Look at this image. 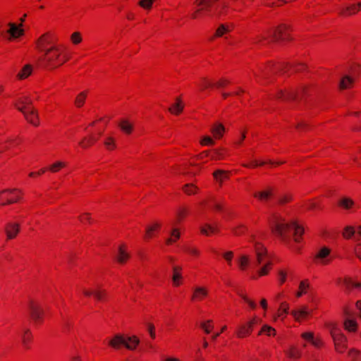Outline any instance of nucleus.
I'll return each mask as SVG.
<instances>
[{
	"label": "nucleus",
	"mask_w": 361,
	"mask_h": 361,
	"mask_svg": "<svg viewBox=\"0 0 361 361\" xmlns=\"http://www.w3.org/2000/svg\"><path fill=\"white\" fill-rule=\"evenodd\" d=\"M28 313L30 320L34 325H41L44 322V312L40 304L34 300H30L28 302Z\"/></svg>",
	"instance_id": "11"
},
{
	"label": "nucleus",
	"mask_w": 361,
	"mask_h": 361,
	"mask_svg": "<svg viewBox=\"0 0 361 361\" xmlns=\"http://www.w3.org/2000/svg\"><path fill=\"white\" fill-rule=\"evenodd\" d=\"M310 87L302 85L300 87H285L276 90L274 94L269 95L270 99H275L281 102H292L301 99L309 93Z\"/></svg>",
	"instance_id": "3"
},
{
	"label": "nucleus",
	"mask_w": 361,
	"mask_h": 361,
	"mask_svg": "<svg viewBox=\"0 0 361 361\" xmlns=\"http://www.w3.org/2000/svg\"><path fill=\"white\" fill-rule=\"evenodd\" d=\"M200 232L205 236H211L220 233V228L217 224H204L200 228Z\"/></svg>",
	"instance_id": "27"
},
{
	"label": "nucleus",
	"mask_w": 361,
	"mask_h": 361,
	"mask_svg": "<svg viewBox=\"0 0 361 361\" xmlns=\"http://www.w3.org/2000/svg\"><path fill=\"white\" fill-rule=\"evenodd\" d=\"M200 328L207 334H210L214 329L213 321L211 319L204 321L200 324Z\"/></svg>",
	"instance_id": "61"
},
{
	"label": "nucleus",
	"mask_w": 361,
	"mask_h": 361,
	"mask_svg": "<svg viewBox=\"0 0 361 361\" xmlns=\"http://www.w3.org/2000/svg\"><path fill=\"white\" fill-rule=\"evenodd\" d=\"M331 254V249L328 247H322L314 257V262L322 265H327L331 263V259H328Z\"/></svg>",
	"instance_id": "19"
},
{
	"label": "nucleus",
	"mask_w": 361,
	"mask_h": 361,
	"mask_svg": "<svg viewBox=\"0 0 361 361\" xmlns=\"http://www.w3.org/2000/svg\"><path fill=\"white\" fill-rule=\"evenodd\" d=\"M183 191L188 195H195L198 191V188L193 183H187L183 186Z\"/></svg>",
	"instance_id": "57"
},
{
	"label": "nucleus",
	"mask_w": 361,
	"mask_h": 361,
	"mask_svg": "<svg viewBox=\"0 0 361 361\" xmlns=\"http://www.w3.org/2000/svg\"><path fill=\"white\" fill-rule=\"evenodd\" d=\"M271 232L295 253L300 254L305 233L304 226L297 221H287L279 213H273L268 219Z\"/></svg>",
	"instance_id": "1"
},
{
	"label": "nucleus",
	"mask_w": 361,
	"mask_h": 361,
	"mask_svg": "<svg viewBox=\"0 0 361 361\" xmlns=\"http://www.w3.org/2000/svg\"><path fill=\"white\" fill-rule=\"evenodd\" d=\"M356 229L353 226H347L343 228L342 235L346 240L351 239L353 237L355 238Z\"/></svg>",
	"instance_id": "52"
},
{
	"label": "nucleus",
	"mask_w": 361,
	"mask_h": 361,
	"mask_svg": "<svg viewBox=\"0 0 361 361\" xmlns=\"http://www.w3.org/2000/svg\"><path fill=\"white\" fill-rule=\"evenodd\" d=\"M92 126H96L97 129L94 131H92L78 142V146L82 149H87L94 146L100 139L105 130V124L102 121H93L89 125L87 128Z\"/></svg>",
	"instance_id": "6"
},
{
	"label": "nucleus",
	"mask_w": 361,
	"mask_h": 361,
	"mask_svg": "<svg viewBox=\"0 0 361 361\" xmlns=\"http://www.w3.org/2000/svg\"><path fill=\"white\" fill-rule=\"evenodd\" d=\"M21 343L24 348L30 349L33 341V335L29 328L24 327L20 334Z\"/></svg>",
	"instance_id": "26"
},
{
	"label": "nucleus",
	"mask_w": 361,
	"mask_h": 361,
	"mask_svg": "<svg viewBox=\"0 0 361 361\" xmlns=\"http://www.w3.org/2000/svg\"><path fill=\"white\" fill-rule=\"evenodd\" d=\"M275 188L268 186L264 190L255 192L253 197L260 202H268L274 195Z\"/></svg>",
	"instance_id": "17"
},
{
	"label": "nucleus",
	"mask_w": 361,
	"mask_h": 361,
	"mask_svg": "<svg viewBox=\"0 0 361 361\" xmlns=\"http://www.w3.org/2000/svg\"><path fill=\"white\" fill-rule=\"evenodd\" d=\"M348 116L353 118V121L357 123L353 128V130L355 132L361 131V111H350L348 114Z\"/></svg>",
	"instance_id": "41"
},
{
	"label": "nucleus",
	"mask_w": 361,
	"mask_h": 361,
	"mask_svg": "<svg viewBox=\"0 0 361 361\" xmlns=\"http://www.w3.org/2000/svg\"><path fill=\"white\" fill-rule=\"evenodd\" d=\"M20 231V226L17 222H8L4 226L6 240L15 239Z\"/></svg>",
	"instance_id": "18"
},
{
	"label": "nucleus",
	"mask_w": 361,
	"mask_h": 361,
	"mask_svg": "<svg viewBox=\"0 0 361 361\" xmlns=\"http://www.w3.org/2000/svg\"><path fill=\"white\" fill-rule=\"evenodd\" d=\"M289 305L286 302H281L278 310L277 315L279 317L284 318L288 313Z\"/></svg>",
	"instance_id": "60"
},
{
	"label": "nucleus",
	"mask_w": 361,
	"mask_h": 361,
	"mask_svg": "<svg viewBox=\"0 0 361 361\" xmlns=\"http://www.w3.org/2000/svg\"><path fill=\"white\" fill-rule=\"evenodd\" d=\"M343 326L348 332L355 333L357 331V323L355 319H345Z\"/></svg>",
	"instance_id": "49"
},
{
	"label": "nucleus",
	"mask_w": 361,
	"mask_h": 361,
	"mask_svg": "<svg viewBox=\"0 0 361 361\" xmlns=\"http://www.w3.org/2000/svg\"><path fill=\"white\" fill-rule=\"evenodd\" d=\"M13 105L16 109L22 112L23 114L31 109L30 108L33 106L32 100L27 97H19L14 102Z\"/></svg>",
	"instance_id": "23"
},
{
	"label": "nucleus",
	"mask_w": 361,
	"mask_h": 361,
	"mask_svg": "<svg viewBox=\"0 0 361 361\" xmlns=\"http://www.w3.org/2000/svg\"><path fill=\"white\" fill-rule=\"evenodd\" d=\"M9 30L8 32L11 35L13 38H18L24 35V30L20 28L19 25H16V23H8Z\"/></svg>",
	"instance_id": "38"
},
{
	"label": "nucleus",
	"mask_w": 361,
	"mask_h": 361,
	"mask_svg": "<svg viewBox=\"0 0 361 361\" xmlns=\"http://www.w3.org/2000/svg\"><path fill=\"white\" fill-rule=\"evenodd\" d=\"M104 146L106 150L113 151L116 148V140L112 136H107L104 140Z\"/></svg>",
	"instance_id": "54"
},
{
	"label": "nucleus",
	"mask_w": 361,
	"mask_h": 361,
	"mask_svg": "<svg viewBox=\"0 0 361 361\" xmlns=\"http://www.w3.org/2000/svg\"><path fill=\"white\" fill-rule=\"evenodd\" d=\"M161 227L162 223L159 221L148 224L145 228V234L143 235V240L145 242H148L152 238L157 237Z\"/></svg>",
	"instance_id": "15"
},
{
	"label": "nucleus",
	"mask_w": 361,
	"mask_h": 361,
	"mask_svg": "<svg viewBox=\"0 0 361 361\" xmlns=\"http://www.w3.org/2000/svg\"><path fill=\"white\" fill-rule=\"evenodd\" d=\"M32 72V66L30 64L25 65L17 74L18 80H25L28 78Z\"/></svg>",
	"instance_id": "40"
},
{
	"label": "nucleus",
	"mask_w": 361,
	"mask_h": 361,
	"mask_svg": "<svg viewBox=\"0 0 361 361\" xmlns=\"http://www.w3.org/2000/svg\"><path fill=\"white\" fill-rule=\"evenodd\" d=\"M250 264V259L247 255H242L238 259V267L240 271H245Z\"/></svg>",
	"instance_id": "59"
},
{
	"label": "nucleus",
	"mask_w": 361,
	"mask_h": 361,
	"mask_svg": "<svg viewBox=\"0 0 361 361\" xmlns=\"http://www.w3.org/2000/svg\"><path fill=\"white\" fill-rule=\"evenodd\" d=\"M238 295L244 300L245 302H246L249 305V307L252 310L256 309L257 304L255 303V302L254 300L250 299L245 293L240 292V293H238Z\"/></svg>",
	"instance_id": "64"
},
{
	"label": "nucleus",
	"mask_w": 361,
	"mask_h": 361,
	"mask_svg": "<svg viewBox=\"0 0 361 361\" xmlns=\"http://www.w3.org/2000/svg\"><path fill=\"white\" fill-rule=\"evenodd\" d=\"M88 95V91L85 90L81 92H80L77 96L75 97V101H74V105L76 108H81L84 106L85 101L87 99Z\"/></svg>",
	"instance_id": "42"
},
{
	"label": "nucleus",
	"mask_w": 361,
	"mask_h": 361,
	"mask_svg": "<svg viewBox=\"0 0 361 361\" xmlns=\"http://www.w3.org/2000/svg\"><path fill=\"white\" fill-rule=\"evenodd\" d=\"M183 251L186 254L194 257H199L200 255V251L195 246H190V245H186L183 247Z\"/></svg>",
	"instance_id": "58"
},
{
	"label": "nucleus",
	"mask_w": 361,
	"mask_h": 361,
	"mask_svg": "<svg viewBox=\"0 0 361 361\" xmlns=\"http://www.w3.org/2000/svg\"><path fill=\"white\" fill-rule=\"evenodd\" d=\"M23 192L18 189L4 190L0 192V205H8L19 202Z\"/></svg>",
	"instance_id": "12"
},
{
	"label": "nucleus",
	"mask_w": 361,
	"mask_h": 361,
	"mask_svg": "<svg viewBox=\"0 0 361 361\" xmlns=\"http://www.w3.org/2000/svg\"><path fill=\"white\" fill-rule=\"evenodd\" d=\"M360 11H361V1L357 4H353L343 6L339 9L338 16L346 18L356 14Z\"/></svg>",
	"instance_id": "22"
},
{
	"label": "nucleus",
	"mask_w": 361,
	"mask_h": 361,
	"mask_svg": "<svg viewBox=\"0 0 361 361\" xmlns=\"http://www.w3.org/2000/svg\"><path fill=\"white\" fill-rule=\"evenodd\" d=\"M180 237V233L178 228H173L172 229L171 232V236L170 238H167L166 240V244L167 245H171L176 242H177L178 240H179Z\"/></svg>",
	"instance_id": "53"
},
{
	"label": "nucleus",
	"mask_w": 361,
	"mask_h": 361,
	"mask_svg": "<svg viewBox=\"0 0 361 361\" xmlns=\"http://www.w3.org/2000/svg\"><path fill=\"white\" fill-rule=\"evenodd\" d=\"M190 214V208L186 205L178 207L176 212L175 220L173 223V226H178L183 222Z\"/></svg>",
	"instance_id": "25"
},
{
	"label": "nucleus",
	"mask_w": 361,
	"mask_h": 361,
	"mask_svg": "<svg viewBox=\"0 0 361 361\" xmlns=\"http://www.w3.org/2000/svg\"><path fill=\"white\" fill-rule=\"evenodd\" d=\"M287 66H289L288 71L292 70L294 72H304L307 69V65L304 63L285 64L284 70L287 68Z\"/></svg>",
	"instance_id": "45"
},
{
	"label": "nucleus",
	"mask_w": 361,
	"mask_h": 361,
	"mask_svg": "<svg viewBox=\"0 0 361 361\" xmlns=\"http://www.w3.org/2000/svg\"><path fill=\"white\" fill-rule=\"evenodd\" d=\"M140 340L135 336H128L124 334H116L108 341V346L114 350H120L123 348L134 351L140 345Z\"/></svg>",
	"instance_id": "4"
},
{
	"label": "nucleus",
	"mask_w": 361,
	"mask_h": 361,
	"mask_svg": "<svg viewBox=\"0 0 361 361\" xmlns=\"http://www.w3.org/2000/svg\"><path fill=\"white\" fill-rule=\"evenodd\" d=\"M208 12L203 10V8H198L190 13V18L192 20H200L204 18L205 16L208 15Z\"/></svg>",
	"instance_id": "50"
},
{
	"label": "nucleus",
	"mask_w": 361,
	"mask_h": 361,
	"mask_svg": "<svg viewBox=\"0 0 361 361\" xmlns=\"http://www.w3.org/2000/svg\"><path fill=\"white\" fill-rule=\"evenodd\" d=\"M286 355L289 358L298 360L300 357L301 353L298 348L293 346L286 351Z\"/></svg>",
	"instance_id": "62"
},
{
	"label": "nucleus",
	"mask_w": 361,
	"mask_h": 361,
	"mask_svg": "<svg viewBox=\"0 0 361 361\" xmlns=\"http://www.w3.org/2000/svg\"><path fill=\"white\" fill-rule=\"evenodd\" d=\"M310 288V283L308 280H303L300 281L299 286H298V290L296 293V297L300 298L304 294H306L307 293V290Z\"/></svg>",
	"instance_id": "51"
},
{
	"label": "nucleus",
	"mask_w": 361,
	"mask_h": 361,
	"mask_svg": "<svg viewBox=\"0 0 361 361\" xmlns=\"http://www.w3.org/2000/svg\"><path fill=\"white\" fill-rule=\"evenodd\" d=\"M131 259V254L126 243H122L118 245L117 252L114 257V262L120 265L125 266Z\"/></svg>",
	"instance_id": "13"
},
{
	"label": "nucleus",
	"mask_w": 361,
	"mask_h": 361,
	"mask_svg": "<svg viewBox=\"0 0 361 361\" xmlns=\"http://www.w3.org/2000/svg\"><path fill=\"white\" fill-rule=\"evenodd\" d=\"M172 286L175 288L180 287L183 284L184 279L183 276V267L180 265H173L172 267Z\"/></svg>",
	"instance_id": "21"
},
{
	"label": "nucleus",
	"mask_w": 361,
	"mask_h": 361,
	"mask_svg": "<svg viewBox=\"0 0 361 361\" xmlns=\"http://www.w3.org/2000/svg\"><path fill=\"white\" fill-rule=\"evenodd\" d=\"M43 52L38 59V65L49 71L61 67L71 58V53L63 44L51 45Z\"/></svg>",
	"instance_id": "2"
},
{
	"label": "nucleus",
	"mask_w": 361,
	"mask_h": 361,
	"mask_svg": "<svg viewBox=\"0 0 361 361\" xmlns=\"http://www.w3.org/2000/svg\"><path fill=\"white\" fill-rule=\"evenodd\" d=\"M255 250L258 264H261L267 255V249L262 243H257L255 245Z\"/></svg>",
	"instance_id": "33"
},
{
	"label": "nucleus",
	"mask_w": 361,
	"mask_h": 361,
	"mask_svg": "<svg viewBox=\"0 0 361 361\" xmlns=\"http://www.w3.org/2000/svg\"><path fill=\"white\" fill-rule=\"evenodd\" d=\"M118 126L121 130L126 135H130L133 131V125L128 120L120 121Z\"/></svg>",
	"instance_id": "43"
},
{
	"label": "nucleus",
	"mask_w": 361,
	"mask_h": 361,
	"mask_svg": "<svg viewBox=\"0 0 361 361\" xmlns=\"http://www.w3.org/2000/svg\"><path fill=\"white\" fill-rule=\"evenodd\" d=\"M356 79L349 75L343 76L338 83V90L341 91L350 90L354 87Z\"/></svg>",
	"instance_id": "29"
},
{
	"label": "nucleus",
	"mask_w": 361,
	"mask_h": 361,
	"mask_svg": "<svg viewBox=\"0 0 361 361\" xmlns=\"http://www.w3.org/2000/svg\"><path fill=\"white\" fill-rule=\"evenodd\" d=\"M225 131L224 126L219 122L213 123L210 128L212 137L216 140H221L224 137Z\"/></svg>",
	"instance_id": "30"
},
{
	"label": "nucleus",
	"mask_w": 361,
	"mask_h": 361,
	"mask_svg": "<svg viewBox=\"0 0 361 361\" xmlns=\"http://www.w3.org/2000/svg\"><path fill=\"white\" fill-rule=\"evenodd\" d=\"M82 294L86 298L93 297L97 302H104L108 300L107 291L102 288L82 289Z\"/></svg>",
	"instance_id": "14"
},
{
	"label": "nucleus",
	"mask_w": 361,
	"mask_h": 361,
	"mask_svg": "<svg viewBox=\"0 0 361 361\" xmlns=\"http://www.w3.org/2000/svg\"><path fill=\"white\" fill-rule=\"evenodd\" d=\"M30 109H31L23 114L24 118L28 123L34 127H37L40 124L38 111L34 107V106Z\"/></svg>",
	"instance_id": "24"
},
{
	"label": "nucleus",
	"mask_w": 361,
	"mask_h": 361,
	"mask_svg": "<svg viewBox=\"0 0 361 361\" xmlns=\"http://www.w3.org/2000/svg\"><path fill=\"white\" fill-rule=\"evenodd\" d=\"M214 3L213 0H195L194 2V5L196 7L203 8V10L209 13L211 11V8Z\"/></svg>",
	"instance_id": "44"
},
{
	"label": "nucleus",
	"mask_w": 361,
	"mask_h": 361,
	"mask_svg": "<svg viewBox=\"0 0 361 361\" xmlns=\"http://www.w3.org/2000/svg\"><path fill=\"white\" fill-rule=\"evenodd\" d=\"M200 91L204 92L206 90H214V80L208 78H202L198 82Z\"/></svg>",
	"instance_id": "36"
},
{
	"label": "nucleus",
	"mask_w": 361,
	"mask_h": 361,
	"mask_svg": "<svg viewBox=\"0 0 361 361\" xmlns=\"http://www.w3.org/2000/svg\"><path fill=\"white\" fill-rule=\"evenodd\" d=\"M271 29L265 32L261 33L253 38V42L255 44H267L271 42Z\"/></svg>",
	"instance_id": "35"
},
{
	"label": "nucleus",
	"mask_w": 361,
	"mask_h": 361,
	"mask_svg": "<svg viewBox=\"0 0 361 361\" xmlns=\"http://www.w3.org/2000/svg\"><path fill=\"white\" fill-rule=\"evenodd\" d=\"M337 205L343 209L349 210L354 207L355 202L352 198L345 197L338 201Z\"/></svg>",
	"instance_id": "37"
},
{
	"label": "nucleus",
	"mask_w": 361,
	"mask_h": 361,
	"mask_svg": "<svg viewBox=\"0 0 361 361\" xmlns=\"http://www.w3.org/2000/svg\"><path fill=\"white\" fill-rule=\"evenodd\" d=\"M231 172L230 171H226L222 169H217L212 173L214 179L217 181L220 185H222L225 180L230 178Z\"/></svg>",
	"instance_id": "32"
},
{
	"label": "nucleus",
	"mask_w": 361,
	"mask_h": 361,
	"mask_svg": "<svg viewBox=\"0 0 361 361\" xmlns=\"http://www.w3.org/2000/svg\"><path fill=\"white\" fill-rule=\"evenodd\" d=\"M262 319L257 317L254 316L250 320L247 322L239 324L235 331V335L238 338H245L250 336L255 326L261 324Z\"/></svg>",
	"instance_id": "9"
},
{
	"label": "nucleus",
	"mask_w": 361,
	"mask_h": 361,
	"mask_svg": "<svg viewBox=\"0 0 361 361\" xmlns=\"http://www.w3.org/2000/svg\"><path fill=\"white\" fill-rule=\"evenodd\" d=\"M292 314L295 317V320L299 321L300 319H305L310 314V312L307 311V307H303L300 310H293Z\"/></svg>",
	"instance_id": "48"
},
{
	"label": "nucleus",
	"mask_w": 361,
	"mask_h": 361,
	"mask_svg": "<svg viewBox=\"0 0 361 361\" xmlns=\"http://www.w3.org/2000/svg\"><path fill=\"white\" fill-rule=\"evenodd\" d=\"M349 75L357 79L361 75V64L357 62H352L348 67Z\"/></svg>",
	"instance_id": "39"
},
{
	"label": "nucleus",
	"mask_w": 361,
	"mask_h": 361,
	"mask_svg": "<svg viewBox=\"0 0 361 361\" xmlns=\"http://www.w3.org/2000/svg\"><path fill=\"white\" fill-rule=\"evenodd\" d=\"M245 93V90L241 87H238L235 91L230 92H223L221 97L224 99H226L229 97H241Z\"/></svg>",
	"instance_id": "56"
},
{
	"label": "nucleus",
	"mask_w": 361,
	"mask_h": 361,
	"mask_svg": "<svg viewBox=\"0 0 361 361\" xmlns=\"http://www.w3.org/2000/svg\"><path fill=\"white\" fill-rule=\"evenodd\" d=\"M185 104L180 97H177L175 99V102L169 107V111L173 116L180 115L184 110Z\"/></svg>",
	"instance_id": "28"
},
{
	"label": "nucleus",
	"mask_w": 361,
	"mask_h": 361,
	"mask_svg": "<svg viewBox=\"0 0 361 361\" xmlns=\"http://www.w3.org/2000/svg\"><path fill=\"white\" fill-rule=\"evenodd\" d=\"M293 200V195L291 193H286L281 195L277 200L278 205L283 206L290 203Z\"/></svg>",
	"instance_id": "55"
},
{
	"label": "nucleus",
	"mask_w": 361,
	"mask_h": 361,
	"mask_svg": "<svg viewBox=\"0 0 361 361\" xmlns=\"http://www.w3.org/2000/svg\"><path fill=\"white\" fill-rule=\"evenodd\" d=\"M209 296V289L204 286H197L192 289L190 297L192 302H200L204 300Z\"/></svg>",
	"instance_id": "16"
},
{
	"label": "nucleus",
	"mask_w": 361,
	"mask_h": 361,
	"mask_svg": "<svg viewBox=\"0 0 361 361\" xmlns=\"http://www.w3.org/2000/svg\"><path fill=\"white\" fill-rule=\"evenodd\" d=\"M214 90L226 88L231 84V81L227 78H220L217 80H214Z\"/></svg>",
	"instance_id": "46"
},
{
	"label": "nucleus",
	"mask_w": 361,
	"mask_h": 361,
	"mask_svg": "<svg viewBox=\"0 0 361 361\" xmlns=\"http://www.w3.org/2000/svg\"><path fill=\"white\" fill-rule=\"evenodd\" d=\"M209 149L204 150L196 156L191 158L189 165L194 167L195 171H188L186 172L188 174H192L194 176L199 174L203 169V166L210 161Z\"/></svg>",
	"instance_id": "10"
},
{
	"label": "nucleus",
	"mask_w": 361,
	"mask_h": 361,
	"mask_svg": "<svg viewBox=\"0 0 361 361\" xmlns=\"http://www.w3.org/2000/svg\"><path fill=\"white\" fill-rule=\"evenodd\" d=\"M211 161H223L229 157L228 150L225 147H218L209 149Z\"/></svg>",
	"instance_id": "20"
},
{
	"label": "nucleus",
	"mask_w": 361,
	"mask_h": 361,
	"mask_svg": "<svg viewBox=\"0 0 361 361\" xmlns=\"http://www.w3.org/2000/svg\"><path fill=\"white\" fill-rule=\"evenodd\" d=\"M284 68L285 63H283L269 61L259 65L255 69L252 70V72L254 75L259 80L269 79L274 75L286 72V71L284 70Z\"/></svg>",
	"instance_id": "5"
},
{
	"label": "nucleus",
	"mask_w": 361,
	"mask_h": 361,
	"mask_svg": "<svg viewBox=\"0 0 361 361\" xmlns=\"http://www.w3.org/2000/svg\"><path fill=\"white\" fill-rule=\"evenodd\" d=\"M70 41L73 45H78L82 42V36L80 32H73L70 36Z\"/></svg>",
	"instance_id": "63"
},
{
	"label": "nucleus",
	"mask_w": 361,
	"mask_h": 361,
	"mask_svg": "<svg viewBox=\"0 0 361 361\" xmlns=\"http://www.w3.org/2000/svg\"><path fill=\"white\" fill-rule=\"evenodd\" d=\"M52 39V35L47 32L42 36L39 37V38L37 39V45L38 49L41 51H44L45 49H48L50 47L49 44H51Z\"/></svg>",
	"instance_id": "31"
},
{
	"label": "nucleus",
	"mask_w": 361,
	"mask_h": 361,
	"mask_svg": "<svg viewBox=\"0 0 361 361\" xmlns=\"http://www.w3.org/2000/svg\"><path fill=\"white\" fill-rule=\"evenodd\" d=\"M267 335L268 336H275L276 335V331L272 326L264 324L262 326L260 331L258 332L257 336Z\"/></svg>",
	"instance_id": "47"
},
{
	"label": "nucleus",
	"mask_w": 361,
	"mask_h": 361,
	"mask_svg": "<svg viewBox=\"0 0 361 361\" xmlns=\"http://www.w3.org/2000/svg\"><path fill=\"white\" fill-rule=\"evenodd\" d=\"M68 166V162L63 161H56L51 164L46 166L47 171L56 173Z\"/></svg>",
	"instance_id": "34"
},
{
	"label": "nucleus",
	"mask_w": 361,
	"mask_h": 361,
	"mask_svg": "<svg viewBox=\"0 0 361 361\" xmlns=\"http://www.w3.org/2000/svg\"><path fill=\"white\" fill-rule=\"evenodd\" d=\"M330 334L334 342L335 350L339 353H343L347 346V338L336 324H330Z\"/></svg>",
	"instance_id": "8"
},
{
	"label": "nucleus",
	"mask_w": 361,
	"mask_h": 361,
	"mask_svg": "<svg viewBox=\"0 0 361 361\" xmlns=\"http://www.w3.org/2000/svg\"><path fill=\"white\" fill-rule=\"evenodd\" d=\"M271 42L278 43H288L294 40L293 27L291 25L281 23L271 29Z\"/></svg>",
	"instance_id": "7"
}]
</instances>
